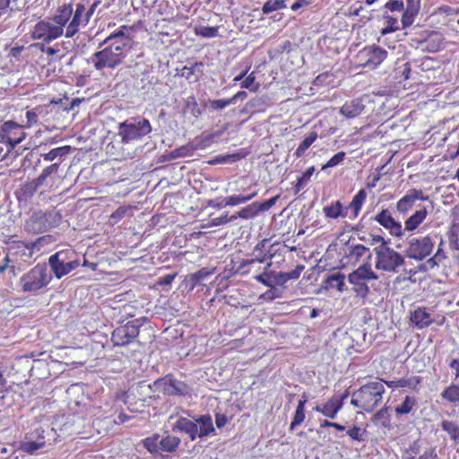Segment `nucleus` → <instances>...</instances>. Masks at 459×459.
<instances>
[{
  "label": "nucleus",
  "instance_id": "nucleus-1",
  "mask_svg": "<svg viewBox=\"0 0 459 459\" xmlns=\"http://www.w3.org/2000/svg\"><path fill=\"white\" fill-rule=\"evenodd\" d=\"M152 132V125L147 118L131 119L117 125V132L113 135L111 143L107 146L111 154H123L125 146L140 142Z\"/></svg>",
  "mask_w": 459,
  "mask_h": 459
},
{
  "label": "nucleus",
  "instance_id": "nucleus-2",
  "mask_svg": "<svg viewBox=\"0 0 459 459\" xmlns=\"http://www.w3.org/2000/svg\"><path fill=\"white\" fill-rule=\"evenodd\" d=\"M100 4L101 0H94L91 4H90V0H81L74 4L72 3H64L57 6L56 9L58 12H66L68 13L66 16H69L65 27V37L66 39H72L80 31L82 27H86L96 11V8Z\"/></svg>",
  "mask_w": 459,
  "mask_h": 459
},
{
  "label": "nucleus",
  "instance_id": "nucleus-3",
  "mask_svg": "<svg viewBox=\"0 0 459 459\" xmlns=\"http://www.w3.org/2000/svg\"><path fill=\"white\" fill-rule=\"evenodd\" d=\"M68 13L58 12L56 9L54 14L46 19L39 20L30 30V38L38 42L51 43L65 36Z\"/></svg>",
  "mask_w": 459,
  "mask_h": 459
},
{
  "label": "nucleus",
  "instance_id": "nucleus-4",
  "mask_svg": "<svg viewBox=\"0 0 459 459\" xmlns=\"http://www.w3.org/2000/svg\"><path fill=\"white\" fill-rule=\"evenodd\" d=\"M385 392L382 382H368L352 393L351 404L367 412H372L381 403Z\"/></svg>",
  "mask_w": 459,
  "mask_h": 459
},
{
  "label": "nucleus",
  "instance_id": "nucleus-5",
  "mask_svg": "<svg viewBox=\"0 0 459 459\" xmlns=\"http://www.w3.org/2000/svg\"><path fill=\"white\" fill-rule=\"evenodd\" d=\"M51 281L52 273L47 264L39 263L20 278L19 284L22 292L37 295L42 292Z\"/></svg>",
  "mask_w": 459,
  "mask_h": 459
},
{
  "label": "nucleus",
  "instance_id": "nucleus-6",
  "mask_svg": "<svg viewBox=\"0 0 459 459\" xmlns=\"http://www.w3.org/2000/svg\"><path fill=\"white\" fill-rule=\"evenodd\" d=\"M126 56L125 44H118L117 41H115L93 53L90 57V62L97 71L113 70L124 62Z\"/></svg>",
  "mask_w": 459,
  "mask_h": 459
},
{
  "label": "nucleus",
  "instance_id": "nucleus-7",
  "mask_svg": "<svg viewBox=\"0 0 459 459\" xmlns=\"http://www.w3.org/2000/svg\"><path fill=\"white\" fill-rule=\"evenodd\" d=\"M172 431H178L188 436L191 441L197 437H204L215 431L212 420L210 415H202L195 421L179 417L172 426Z\"/></svg>",
  "mask_w": 459,
  "mask_h": 459
},
{
  "label": "nucleus",
  "instance_id": "nucleus-8",
  "mask_svg": "<svg viewBox=\"0 0 459 459\" xmlns=\"http://www.w3.org/2000/svg\"><path fill=\"white\" fill-rule=\"evenodd\" d=\"M42 240L43 238H39L37 240L31 242H25L22 240H13L9 242V252L5 254L0 263V274L4 273L6 269H10L12 273H14L15 271L14 265H9V255L19 258L25 263H30L34 254V249L40 245Z\"/></svg>",
  "mask_w": 459,
  "mask_h": 459
},
{
  "label": "nucleus",
  "instance_id": "nucleus-9",
  "mask_svg": "<svg viewBox=\"0 0 459 459\" xmlns=\"http://www.w3.org/2000/svg\"><path fill=\"white\" fill-rule=\"evenodd\" d=\"M375 253V268L378 271L397 273L404 264L403 255L388 245H379L373 249Z\"/></svg>",
  "mask_w": 459,
  "mask_h": 459
},
{
  "label": "nucleus",
  "instance_id": "nucleus-10",
  "mask_svg": "<svg viewBox=\"0 0 459 459\" xmlns=\"http://www.w3.org/2000/svg\"><path fill=\"white\" fill-rule=\"evenodd\" d=\"M148 387L153 394L152 396L157 394L158 397L160 394L164 396H185L190 389L186 383L177 380L172 374L157 378Z\"/></svg>",
  "mask_w": 459,
  "mask_h": 459
},
{
  "label": "nucleus",
  "instance_id": "nucleus-11",
  "mask_svg": "<svg viewBox=\"0 0 459 459\" xmlns=\"http://www.w3.org/2000/svg\"><path fill=\"white\" fill-rule=\"evenodd\" d=\"M378 279L379 275L372 269L368 262L362 264L348 275V281L352 285L353 291L363 298L369 293L367 282Z\"/></svg>",
  "mask_w": 459,
  "mask_h": 459
},
{
  "label": "nucleus",
  "instance_id": "nucleus-12",
  "mask_svg": "<svg viewBox=\"0 0 459 459\" xmlns=\"http://www.w3.org/2000/svg\"><path fill=\"white\" fill-rule=\"evenodd\" d=\"M181 443V439L174 435L167 433L160 437L159 434H153L142 440L143 447L152 455L159 452L175 453Z\"/></svg>",
  "mask_w": 459,
  "mask_h": 459
},
{
  "label": "nucleus",
  "instance_id": "nucleus-13",
  "mask_svg": "<svg viewBox=\"0 0 459 459\" xmlns=\"http://www.w3.org/2000/svg\"><path fill=\"white\" fill-rule=\"evenodd\" d=\"M435 247V240L430 234L413 237L408 240L406 256L415 261H422L430 255Z\"/></svg>",
  "mask_w": 459,
  "mask_h": 459
},
{
  "label": "nucleus",
  "instance_id": "nucleus-14",
  "mask_svg": "<svg viewBox=\"0 0 459 459\" xmlns=\"http://www.w3.org/2000/svg\"><path fill=\"white\" fill-rule=\"evenodd\" d=\"M252 258L243 260L238 265V272L242 275H247L252 273L251 267L261 264L264 263L271 262L273 255L270 254L267 248V240L263 239L259 241L254 247L252 252Z\"/></svg>",
  "mask_w": 459,
  "mask_h": 459
},
{
  "label": "nucleus",
  "instance_id": "nucleus-15",
  "mask_svg": "<svg viewBox=\"0 0 459 459\" xmlns=\"http://www.w3.org/2000/svg\"><path fill=\"white\" fill-rule=\"evenodd\" d=\"M140 326L139 321L136 319L115 328L111 334L113 345L123 347L133 343L139 335Z\"/></svg>",
  "mask_w": 459,
  "mask_h": 459
},
{
  "label": "nucleus",
  "instance_id": "nucleus-16",
  "mask_svg": "<svg viewBox=\"0 0 459 459\" xmlns=\"http://www.w3.org/2000/svg\"><path fill=\"white\" fill-rule=\"evenodd\" d=\"M387 51L377 45H369L364 47L359 51L357 58L359 65L369 69L377 68L387 57Z\"/></svg>",
  "mask_w": 459,
  "mask_h": 459
},
{
  "label": "nucleus",
  "instance_id": "nucleus-17",
  "mask_svg": "<svg viewBox=\"0 0 459 459\" xmlns=\"http://www.w3.org/2000/svg\"><path fill=\"white\" fill-rule=\"evenodd\" d=\"M25 136L24 126L13 121L4 122L0 128V143L6 144L8 151L22 143Z\"/></svg>",
  "mask_w": 459,
  "mask_h": 459
},
{
  "label": "nucleus",
  "instance_id": "nucleus-18",
  "mask_svg": "<svg viewBox=\"0 0 459 459\" xmlns=\"http://www.w3.org/2000/svg\"><path fill=\"white\" fill-rule=\"evenodd\" d=\"M69 251L61 250L48 258V264L51 271L57 279L68 274L70 272L79 266L77 260L67 261Z\"/></svg>",
  "mask_w": 459,
  "mask_h": 459
},
{
  "label": "nucleus",
  "instance_id": "nucleus-19",
  "mask_svg": "<svg viewBox=\"0 0 459 459\" xmlns=\"http://www.w3.org/2000/svg\"><path fill=\"white\" fill-rule=\"evenodd\" d=\"M280 195H275L268 200L264 202H254L245 207H243L240 211L237 212L233 215H231V220H237L238 218H241L244 220H248L256 217L260 212L268 211L271 209L278 201Z\"/></svg>",
  "mask_w": 459,
  "mask_h": 459
},
{
  "label": "nucleus",
  "instance_id": "nucleus-20",
  "mask_svg": "<svg viewBox=\"0 0 459 459\" xmlns=\"http://www.w3.org/2000/svg\"><path fill=\"white\" fill-rule=\"evenodd\" d=\"M371 220L385 228L391 236L395 238H402L403 236L402 223L394 218L388 209H382Z\"/></svg>",
  "mask_w": 459,
  "mask_h": 459
},
{
  "label": "nucleus",
  "instance_id": "nucleus-21",
  "mask_svg": "<svg viewBox=\"0 0 459 459\" xmlns=\"http://www.w3.org/2000/svg\"><path fill=\"white\" fill-rule=\"evenodd\" d=\"M427 199L428 196L424 195L421 189L411 188L397 201L395 208L400 214H406L412 210L417 201H426Z\"/></svg>",
  "mask_w": 459,
  "mask_h": 459
},
{
  "label": "nucleus",
  "instance_id": "nucleus-22",
  "mask_svg": "<svg viewBox=\"0 0 459 459\" xmlns=\"http://www.w3.org/2000/svg\"><path fill=\"white\" fill-rule=\"evenodd\" d=\"M25 230L32 233H41L50 227L48 215L42 211L34 212L25 222Z\"/></svg>",
  "mask_w": 459,
  "mask_h": 459
},
{
  "label": "nucleus",
  "instance_id": "nucleus-23",
  "mask_svg": "<svg viewBox=\"0 0 459 459\" xmlns=\"http://www.w3.org/2000/svg\"><path fill=\"white\" fill-rule=\"evenodd\" d=\"M45 444L44 430L41 428H37L29 433L26 439L22 442L21 449L23 452L32 455L38 449L42 448Z\"/></svg>",
  "mask_w": 459,
  "mask_h": 459
},
{
  "label": "nucleus",
  "instance_id": "nucleus-24",
  "mask_svg": "<svg viewBox=\"0 0 459 459\" xmlns=\"http://www.w3.org/2000/svg\"><path fill=\"white\" fill-rule=\"evenodd\" d=\"M49 44L50 43L37 42L34 46L41 54L47 56L48 63H56L61 61L66 55V52H63L61 50V47L65 46V43L62 41L56 42L53 45Z\"/></svg>",
  "mask_w": 459,
  "mask_h": 459
},
{
  "label": "nucleus",
  "instance_id": "nucleus-25",
  "mask_svg": "<svg viewBox=\"0 0 459 459\" xmlns=\"http://www.w3.org/2000/svg\"><path fill=\"white\" fill-rule=\"evenodd\" d=\"M134 26L129 25H121L117 30H114L110 33L100 44V47L108 45V43H112L117 41L118 44H125V50L126 51L127 47L129 46L130 41L132 40V33L134 31Z\"/></svg>",
  "mask_w": 459,
  "mask_h": 459
},
{
  "label": "nucleus",
  "instance_id": "nucleus-26",
  "mask_svg": "<svg viewBox=\"0 0 459 459\" xmlns=\"http://www.w3.org/2000/svg\"><path fill=\"white\" fill-rule=\"evenodd\" d=\"M410 321L418 329H424L431 325L435 320L426 307H418L411 311Z\"/></svg>",
  "mask_w": 459,
  "mask_h": 459
},
{
  "label": "nucleus",
  "instance_id": "nucleus-27",
  "mask_svg": "<svg viewBox=\"0 0 459 459\" xmlns=\"http://www.w3.org/2000/svg\"><path fill=\"white\" fill-rule=\"evenodd\" d=\"M342 407L343 403H342V401L336 400L335 397L332 396L325 404L322 406L317 405L314 410L322 415L333 420L336 418L337 414L342 409Z\"/></svg>",
  "mask_w": 459,
  "mask_h": 459
},
{
  "label": "nucleus",
  "instance_id": "nucleus-28",
  "mask_svg": "<svg viewBox=\"0 0 459 459\" xmlns=\"http://www.w3.org/2000/svg\"><path fill=\"white\" fill-rule=\"evenodd\" d=\"M364 108L362 100L353 99L342 106L340 113L347 118H354L362 113Z\"/></svg>",
  "mask_w": 459,
  "mask_h": 459
},
{
  "label": "nucleus",
  "instance_id": "nucleus-29",
  "mask_svg": "<svg viewBox=\"0 0 459 459\" xmlns=\"http://www.w3.org/2000/svg\"><path fill=\"white\" fill-rule=\"evenodd\" d=\"M367 195L368 194L365 189L359 190L358 193L352 197L351 202L348 204V206H346L347 212L349 210L351 212V213L349 215L351 220H355L359 216L362 206L366 202Z\"/></svg>",
  "mask_w": 459,
  "mask_h": 459
},
{
  "label": "nucleus",
  "instance_id": "nucleus-30",
  "mask_svg": "<svg viewBox=\"0 0 459 459\" xmlns=\"http://www.w3.org/2000/svg\"><path fill=\"white\" fill-rule=\"evenodd\" d=\"M428 215L427 209L425 207L415 211L408 219L404 221V231H414L419 226L426 220Z\"/></svg>",
  "mask_w": 459,
  "mask_h": 459
},
{
  "label": "nucleus",
  "instance_id": "nucleus-31",
  "mask_svg": "<svg viewBox=\"0 0 459 459\" xmlns=\"http://www.w3.org/2000/svg\"><path fill=\"white\" fill-rule=\"evenodd\" d=\"M257 191L252 189L251 186L244 190L242 195H232L225 197L224 202L226 206H237L245 204L257 195Z\"/></svg>",
  "mask_w": 459,
  "mask_h": 459
},
{
  "label": "nucleus",
  "instance_id": "nucleus-32",
  "mask_svg": "<svg viewBox=\"0 0 459 459\" xmlns=\"http://www.w3.org/2000/svg\"><path fill=\"white\" fill-rule=\"evenodd\" d=\"M307 403V395L304 393L296 407L292 420L290 425V430L293 431L298 426L301 425L305 420V405Z\"/></svg>",
  "mask_w": 459,
  "mask_h": 459
},
{
  "label": "nucleus",
  "instance_id": "nucleus-33",
  "mask_svg": "<svg viewBox=\"0 0 459 459\" xmlns=\"http://www.w3.org/2000/svg\"><path fill=\"white\" fill-rule=\"evenodd\" d=\"M324 214L329 219H337L339 217H349L346 207L344 208L342 203L339 200L332 202L329 205L323 208Z\"/></svg>",
  "mask_w": 459,
  "mask_h": 459
},
{
  "label": "nucleus",
  "instance_id": "nucleus-34",
  "mask_svg": "<svg viewBox=\"0 0 459 459\" xmlns=\"http://www.w3.org/2000/svg\"><path fill=\"white\" fill-rule=\"evenodd\" d=\"M417 407V399L407 395L403 402L394 408L396 417H401L412 412Z\"/></svg>",
  "mask_w": 459,
  "mask_h": 459
},
{
  "label": "nucleus",
  "instance_id": "nucleus-35",
  "mask_svg": "<svg viewBox=\"0 0 459 459\" xmlns=\"http://www.w3.org/2000/svg\"><path fill=\"white\" fill-rule=\"evenodd\" d=\"M348 256L351 260L357 263L360 261L364 256H367L368 260H369L371 258V252L369 248L364 245L357 244L350 248Z\"/></svg>",
  "mask_w": 459,
  "mask_h": 459
},
{
  "label": "nucleus",
  "instance_id": "nucleus-36",
  "mask_svg": "<svg viewBox=\"0 0 459 459\" xmlns=\"http://www.w3.org/2000/svg\"><path fill=\"white\" fill-rule=\"evenodd\" d=\"M317 137L318 134L316 131L309 132L304 138V140L299 143L298 148L295 150L293 155L296 158L302 157L307 152V150L316 141Z\"/></svg>",
  "mask_w": 459,
  "mask_h": 459
},
{
  "label": "nucleus",
  "instance_id": "nucleus-37",
  "mask_svg": "<svg viewBox=\"0 0 459 459\" xmlns=\"http://www.w3.org/2000/svg\"><path fill=\"white\" fill-rule=\"evenodd\" d=\"M440 395L443 400L450 403L455 404L459 403V388L456 384H450L442 391Z\"/></svg>",
  "mask_w": 459,
  "mask_h": 459
},
{
  "label": "nucleus",
  "instance_id": "nucleus-38",
  "mask_svg": "<svg viewBox=\"0 0 459 459\" xmlns=\"http://www.w3.org/2000/svg\"><path fill=\"white\" fill-rule=\"evenodd\" d=\"M373 421L377 424H379L381 427L385 429L391 428V417L388 414V408L386 406L381 408L377 411L372 418Z\"/></svg>",
  "mask_w": 459,
  "mask_h": 459
},
{
  "label": "nucleus",
  "instance_id": "nucleus-39",
  "mask_svg": "<svg viewBox=\"0 0 459 459\" xmlns=\"http://www.w3.org/2000/svg\"><path fill=\"white\" fill-rule=\"evenodd\" d=\"M441 428L446 431L451 440L455 444H459V425L454 421L445 420L441 422Z\"/></svg>",
  "mask_w": 459,
  "mask_h": 459
},
{
  "label": "nucleus",
  "instance_id": "nucleus-40",
  "mask_svg": "<svg viewBox=\"0 0 459 459\" xmlns=\"http://www.w3.org/2000/svg\"><path fill=\"white\" fill-rule=\"evenodd\" d=\"M204 64L202 62H195L191 66H184L182 68V74L181 75L185 77L189 82H197L198 77L195 76L193 78L195 74V73H202V70L200 69L203 67Z\"/></svg>",
  "mask_w": 459,
  "mask_h": 459
},
{
  "label": "nucleus",
  "instance_id": "nucleus-41",
  "mask_svg": "<svg viewBox=\"0 0 459 459\" xmlns=\"http://www.w3.org/2000/svg\"><path fill=\"white\" fill-rule=\"evenodd\" d=\"M345 276L342 273H335L331 274L326 279V283L329 288L336 289L340 292L343 291Z\"/></svg>",
  "mask_w": 459,
  "mask_h": 459
},
{
  "label": "nucleus",
  "instance_id": "nucleus-42",
  "mask_svg": "<svg viewBox=\"0 0 459 459\" xmlns=\"http://www.w3.org/2000/svg\"><path fill=\"white\" fill-rule=\"evenodd\" d=\"M211 274L212 272L207 270L206 268H202L195 272V273L189 274L187 277L191 284V289H194L197 285L201 284L202 281H204Z\"/></svg>",
  "mask_w": 459,
  "mask_h": 459
},
{
  "label": "nucleus",
  "instance_id": "nucleus-43",
  "mask_svg": "<svg viewBox=\"0 0 459 459\" xmlns=\"http://www.w3.org/2000/svg\"><path fill=\"white\" fill-rule=\"evenodd\" d=\"M70 151L71 147L69 145H65L50 150L48 152L42 154V157L46 161H52L57 157H63L67 155L70 152Z\"/></svg>",
  "mask_w": 459,
  "mask_h": 459
},
{
  "label": "nucleus",
  "instance_id": "nucleus-44",
  "mask_svg": "<svg viewBox=\"0 0 459 459\" xmlns=\"http://www.w3.org/2000/svg\"><path fill=\"white\" fill-rule=\"evenodd\" d=\"M443 244V240H441L434 255L427 260V264L430 268L439 265L446 259V252L442 247Z\"/></svg>",
  "mask_w": 459,
  "mask_h": 459
},
{
  "label": "nucleus",
  "instance_id": "nucleus-45",
  "mask_svg": "<svg viewBox=\"0 0 459 459\" xmlns=\"http://www.w3.org/2000/svg\"><path fill=\"white\" fill-rule=\"evenodd\" d=\"M195 34L196 36L204 38V39H212L215 38L219 35V27H211V26H196L194 30Z\"/></svg>",
  "mask_w": 459,
  "mask_h": 459
},
{
  "label": "nucleus",
  "instance_id": "nucleus-46",
  "mask_svg": "<svg viewBox=\"0 0 459 459\" xmlns=\"http://www.w3.org/2000/svg\"><path fill=\"white\" fill-rule=\"evenodd\" d=\"M60 163H53L48 167H46L42 172L36 178L39 184H41L43 186L47 180L48 178H50L52 175H55L57 173L59 169Z\"/></svg>",
  "mask_w": 459,
  "mask_h": 459
},
{
  "label": "nucleus",
  "instance_id": "nucleus-47",
  "mask_svg": "<svg viewBox=\"0 0 459 459\" xmlns=\"http://www.w3.org/2000/svg\"><path fill=\"white\" fill-rule=\"evenodd\" d=\"M315 171V167L311 166L307 168L300 177L297 178V182L295 185V192L299 193L310 180V178L312 177L313 173Z\"/></svg>",
  "mask_w": 459,
  "mask_h": 459
},
{
  "label": "nucleus",
  "instance_id": "nucleus-48",
  "mask_svg": "<svg viewBox=\"0 0 459 459\" xmlns=\"http://www.w3.org/2000/svg\"><path fill=\"white\" fill-rule=\"evenodd\" d=\"M272 266V262H268L267 264L264 266L263 272H260L259 273H256L253 276V278L257 281L258 282L262 283L264 286L272 287V282L269 281L272 274H273V272L267 273V270Z\"/></svg>",
  "mask_w": 459,
  "mask_h": 459
},
{
  "label": "nucleus",
  "instance_id": "nucleus-49",
  "mask_svg": "<svg viewBox=\"0 0 459 459\" xmlns=\"http://www.w3.org/2000/svg\"><path fill=\"white\" fill-rule=\"evenodd\" d=\"M205 145L198 144L194 146L192 143H188L183 146H180L173 151V157H185L189 156L193 153L194 151L197 149L204 148Z\"/></svg>",
  "mask_w": 459,
  "mask_h": 459
},
{
  "label": "nucleus",
  "instance_id": "nucleus-50",
  "mask_svg": "<svg viewBox=\"0 0 459 459\" xmlns=\"http://www.w3.org/2000/svg\"><path fill=\"white\" fill-rule=\"evenodd\" d=\"M40 186L41 184H39L38 180L34 178L33 180L23 184L21 187V192L25 198H29L34 195Z\"/></svg>",
  "mask_w": 459,
  "mask_h": 459
},
{
  "label": "nucleus",
  "instance_id": "nucleus-51",
  "mask_svg": "<svg viewBox=\"0 0 459 459\" xmlns=\"http://www.w3.org/2000/svg\"><path fill=\"white\" fill-rule=\"evenodd\" d=\"M131 211V206H120L109 216V223L115 225L124 219L128 212Z\"/></svg>",
  "mask_w": 459,
  "mask_h": 459
},
{
  "label": "nucleus",
  "instance_id": "nucleus-52",
  "mask_svg": "<svg viewBox=\"0 0 459 459\" xmlns=\"http://www.w3.org/2000/svg\"><path fill=\"white\" fill-rule=\"evenodd\" d=\"M366 432V429H361L358 425H353L347 430V435L352 440L362 442L365 440Z\"/></svg>",
  "mask_w": 459,
  "mask_h": 459
},
{
  "label": "nucleus",
  "instance_id": "nucleus-53",
  "mask_svg": "<svg viewBox=\"0 0 459 459\" xmlns=\"http://www.w3.org/2000/svg\"><path fill=\"white\" fill-rule=\"evenodd\" d=\"M386 26L381 30L382 35H386L399 30L398 20L393 16H385Z\"/></svg>",
  "mask_w": 459,
  "mask_h": 459
},
{
  "label": "nucleus",
  "instance_id": "nucleus-54",
  "mask_svg": "<svg viewBox=\"0 0 459 459\" xmlns=\"http://www.w3.org/2000/svg\"><path fill=\"white\" fill-rule=\"evenodd\" d=\"M230 104V99L209 100L206 106L212 110H222Z\"/></svg>",
  "mask_w": 459,
  "mask_h": 459
},
{
  "label": "nucleus",
  "instance_id": "nucleus-55",
  "mask_svg": "<svg viewBox=\"0 0 459 459\" xmlns=\"http://www.w3.org/2000/svg\"><path fill=\"white\" fill-rule=\"evenodd\" d=\"M421 44L429 52H437L440 49L442 41L439 37L437 40L429 37L426 39Z\"/></svg>",
  "mask_w": 459,
  "mask_h": 459
},
{
  "label": "nucleus",
  "instance_id": "nucleus-56",
  "mask_svg": "<svg viewBox=\"0 0 459 459\" xmlns=\"http://www.w3.org/2000/svg\"><path fill=\"white\" fill-rule=\"evenodd\" d=\"M346 153L344 152H339L334 154L325 165L322 166V170L327 168H333L342 163L345 159Z\"/></svg>",
  "mask_w": 459,
  "mask_h": 459
},
{
  "label": "nucleus",
  "instance_id": "nucleus-57",
  "mask_svg": "<svg viewBox=\"0 0 459 459\" xmlns=\"http://www.w3.org/2000/svg\"><path fill=\"white\" fill-rule=\"evenodd\" d=\"M418 13L419 12L404 9L401 20L403 28H407L411 26L414 22L415 17L418 14Z\"/></svg>",
  "mask_w": 459,
  "mask_h": 459
},
{
  "label": "nucleus",
  "instance_id": "nucleus-58",
  "mask_svg": "<svg viewBox=\"0 0 459 459\" xmlns=\"http://www.w3.org/2000/svg\"><path fill=\"white\" fill-rule=\"evenodd\" d=\"M233 220H231V216L229 217V213L228 212H225L223 214H221V216H218V217H215V218H210L209 219V221H208V226H220V225H223V224H226L230 221H232Z\"/></svg>",
  "mask_w": 459,
  "mask_h": 459
},
{
  "label": "nucleus",
  "instance_id": "nucleus-59",
  "mask_svg": "<svg viewBox=\"0 0 459 459\" xmlns=\"http://www.w3.org/2000/svg\"><path fill=\"white\" fill-rule=\"evenodd\" d=\"M385 8L390 12H401L404 9V4L401 0H389L385 3Z\"/></svg>",
  "mask_w": 459,
  "mask_h": 459
},
{
  "label": "nucleus",
  "instance_id": "nucleus-60",
  "mask_svg": "<svg viewBox=\"0 0 459 459\" xmlns=\"http://www.w3.org/2000/svg\"><path fill=\"white\" fill-rule=\"evenodd\" d=\"M255 73L252 72L248 75H246L245 79L241 82V87L245 89H249L252 91H255L257 90V86L252 88V84L255 82Z\"/></svg>",
  "mask_w": 459,
  "mask_h": 459
},
{
  "label": "nucleus",
  "instance_id": "nucleus-61",
  "mask_svg": "<svg viewBox=\"0 0 459 459\" xmlns=\"http://www.w3.org/2000/svg\"><path fill=\"white\" fill-rule=\"evenodd\" d=\"M304 269H305V266L303 264H298L295 267V269H293L290 272L286 273L289 281L299 279Z\"/></svg>",
  "mask_w": 459,
  "mask_h": 459
},
{
  "label": "nucleus",
  "instance_id": "nucleus-62",
  "mask_svg": "<svg viewBox=\"0 0 459 459\" xmlns=\"http://www.w3.org/2000/svg\"><path fill=\"white\" fill-rule=\"evenodd\" d=\"M264 297L267 298L270 300L278 299L281 297V291L274 288L273 285L270 287V289L265 291L263 295Z\"/></svg>",
  "mask_w": 459,
  "mask_h": 459
},
{
  "label": "nucleus",
  "instance_id": "nucleus-63",
  "mask_svg": "<svg viewBox=\"0 0 459 459\" xmlns=\"http://www.w3.org/2000/svg\"><path fill=\"white\" fill-rule=\"evenodd\" d=\"M26 118H27L26 126H28V127H30L33 125H36L38 122V115L36 114V112H34L32 110H28L26 112Z\"/></svg>",
  "mask_w": 459,
  "mask_h": 459
},
{
  "label": "nucleus",
  "instance_id": "nucleus-64",
  "mask_svg": "<svg viewBox=\"0 0 459 459\" xmlns=\"http://www.w3.org/2000/svg\"><path fill=\"white\" fill-rule=\"evenodd\" d=\"M437 458V453L435 451V448H430L429 450L424 451L422 455L419 456L418 459H436Z\"/></svg>",
  "mask_w": 459,
  "mask_h": 459
}]
</instances>
